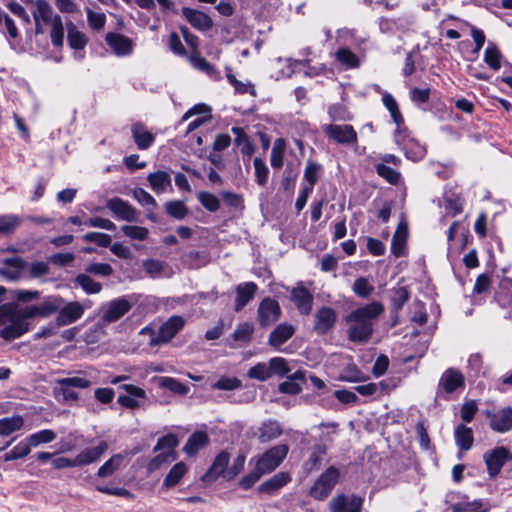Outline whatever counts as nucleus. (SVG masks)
Masks as SVG:
<instances>
[{"label":"nucleus","mask_w":512,"mask_h":512,"mask_svg":"<svg viewBox=\"0 0 512 512\" xmlns=\"http://www.w3.org/2000/svg\"><path fill=\"white\" fill-rule=\"evenodd\" d=\"M383 311L384 306L380 302H372L351 311L345 319L349 325L348 339L354 343H367L374 331V321Z\"/></svg>","instance_id":"nucleus-1"},{"label":"nucleus","mask_w":512,"mask_h":512,"mask_svg":"<svg viewBox=\"0 0 512 512\" xmlns=\"http://www.w3.org/2000/svg\"><path fill=\"white\" fill-rule=\"evenodd\" d=\"M28 306L19 307L14 304H5L0 307V325L5 327L0 331V336L5 340H13L21 337L29 331V316L26 313Z\"/></svg>","instance_id":"nucleus-2"},{"label":"nucleus","mask_w":512,"mask_h":512,"mask_svg":"<svg viewBox=\"0 0 512 512\" xmlns=\"http://www.w3.org/2000/svg\"><path fill=\"white\" fill-rule=\"evenodd\" d=\"M340 472L334 466L328 467L310 489V495L316 500H324L338 483Z\"/></svg>","instance_id":"nucleus-3"},{"label":"nucleus","mask_w":512,"mask_h":512,"mask_svg":"<svg viewBox=\"0 0 512 512\" xmlns=\"http://www.w3.org/2000/svg\"><path fill=\"white\" fill-rule=\"evenodd\" d=\"M289 452L286 444H279L271 447L263 453L256 461L262 472L269 474L280 466Z\"/></svg>","instance_id":"nucleus-4"},{"label":"nucleus","mask_w":512,"mask_h":512,"mask_svg":"<svg viewBox=\"0 0 512 512\" xmlns=\"http://www.w3.org/2000/svg\"><path fill=\"white\" fill-rule=\"evenodd\" d=\"M132 308L131 302L126 297L113 299L100 308L101 320L112 323L122 318Z\"/></svg>","instance_id":"nucleus-5"},{"label":"nucleus","mask_w":512,"mask_h":512,"mask_svg":"<svg viewBox=\"0 0 512 512\" xmlns=\"http://www.w3.org/2000/svg\"><path fill=\"white\" fill-rule=\"evenodd\" d=\"M185 325L183 317L174 315L164 322L155 337L150 341L151 345H159L169 342Z\"/></svg>","instance_id":"nucleus-6"},{"label":"nucleus","mask_w":512,"mask_h":512,"mask_svg":"<svg viewBox=\"0 0 512 512\" xmlns=\"http://www.w3.org/2000/svg\"><path fill=\"white\" fill-rule=\"evenodd\" d=\"M64 304V299L58 295H50L43 299V301L38 305H30L28 306L29 316L48 318L52 314L59 311V309Z\"/></svg>","instance_id":"nucleus-7"},{"label":"nucleus","mask_w":512,"mask_h":512,"mask_svg":"<svg viewBox=\"0 0 512 512\" xmlns=\"http://www.w3.org/2000/svg\"><path fill=\"white\" fill-rule=\"evenodd\" d=\"M363 498L357 495L338 494L329 502L330 512H361Z\"/></svg>","instance_id":"nucleus-8"},{"label":"nucleus","mask_w":512,"mask_h":512,"mask_svg":"<svg viewBox=\"0 0 512 512\" xmlns=\"http://www.w3.org/2000/svg\"><path fill=\"white\" fill-rule=\"evenodd\" d=\"M336 322V311L331 307L323 306L315 312L313 330L318 335H325L333 330Z\"/></svg>","instance_id":"nucleus-9"},{"label":"nucleus","mask_w":512,"mask_h":512,"mask_svg":"<svg viewBox=\"0 0 512 512\" xmlns=\"http://www.w3.org/2000/svg\"><path fill=\"white\" fill-rule=\"evenodd\" d=\"M106 207L119 220L135 222L139 218V212L129 202L121 198L114 197L107 200Z\"/></svg>","instance_id":"nucleus-10"},{"label":"nucleus","mask_w":512,"mask_h":512,"mask_svg":"<svg viewBox=\"0 0 512 512\" xmlns=\"http://www.w3.org/2000/svg\"><path fill=\"white\" fill-rule=\"evenodd\" d=\"M257 314L260 325L269 326L279 319L281 308L276 300L266 297L260 302Z\"/></svg>","instance_id":"nucleus-11"},{"label":"nucleus","mask_w":512,"mask_h":512,"mask_svg":"<svg viewBox=\"0 0 512 512\" xmlns=\"http://www.w3.org/2000/svg\"><path fill=\"white\" fill-rule=\"evenodd\" d=\"M105 40L110 49L118 57L129 56L134 50L133 40L121 33L108 32Z\"/></svg>","instance_id":"nucleus-12"},{"label":"nucleus","mask_w":512,"mask_h":512,"mask_svg":"<svg viewBox=\"0 0 512 512\" xmlns=\"http://www.w3.org/2000/svg\"><path fill=\"white\" fill-rule=\"evenodd\" d=\"M490 428L499 433H505L512 429V407H505L496 412H486Z\"/></svg>","instance_id":"nucleus-13"},{"label":"nucleus","mask_w":512,"mask_h":512,"mask_svg":"<svg viewBox=\"0 0 512 512\" xmlns=\"http://www.w3.org/2000/svg\"><path fill=\"white\" fill-rule=\"evenodd\" d=\"M465 380L463 374L453 368L447 369L441 376L438 384V395L442 392L447 394L455 392L459 388H463Z\"/></svg>","instance_id":"nucleus-14"},{"label":"nucleus","mask_w":512,"mask_h":512,"mask_svg":"<svg viewBox=\"0 0 512 512\" xmlns=\"http://www.w3.org/2000/svg\"><path fill=\"white\" fill-rule=\"evenodd\" d=\"M510 458L511 455L505 447H497L492 451L485 453L484 460L487 465L489 475L491 477L497 476L505 462Z\"/></svg>","instance_id":"nucleus-15"},{"label":"nucleus","mask_w":512,"mask_h":512,"mask_svg":"<svg viewBox=\"0 0 512 512\" xmlns=\"http://www.w3.org/2000/svg\"><path fill=\"white\" fill-rule=\"evenodd\" d=\"M325 133L339 144H353L357 141V133L351 125H327Z\"/></svg>","instance_id":"nucleus-16"},{"label":"nucleus","mask_w":512,"mask_h":512,"mask_svg":"<svg viewBox=\"0 0 512 512\" xmlns=\"http://www.w3.org/2000/svg\"><path fill=\"white\" fill-rule=\"evenodd\" d=\"M291 300L302 315H309L312 311L313 294L301 284L291 290Z\"/></svg>","instance_id":"nucleus-17"},{"label":"nucleus","mask_w":512,"mask_h":512,"mask_svg":"<svg viewBox=\"0 0 512 512\" xmlns=\"http://www.w3.org/2000/svg\"><path fill=\"white\" fill-rule=\"evenodd\" d=\"M84 313V307L79 302H69L58 311L56 317L57 326H66L79 320Z\"/></svg>","instance_id":"nucleus-18"},{"label":"nucleus","mask_w":512,"mask_h":512,"mask_svg":"<svg viewBox=\"0 0 512 512\" xmlns=\"http://www.w3.org/2000/svg\"><path fill=\"white\" fill-rule=\"evenodd\" d=\"M182 15L191 24V26L199 31H208L213 26L212 19L204 12L189 8H182Z\"/></svg>","instance_id":"nucleus-19"},{"label":"nucleus","mask_w":512,"mask_h":512,"mask_svg":"<svg viewBox=\"0 0 512 512\" xmlns=\"http://www.w3.org/2000/svg\"><path fill=\"white\" fill-rule=\"evenodd\" d=\"M258 286L254 282H245L236 286L234 310L241 311L255 296Z\"/></svg>","instance_id":"nucleus-20"},{"label":"nucleus","mask_w":512,"mask_h":512,"mask_svg":"<svg viewBox=\"0 0 512 512\" xmlns=\"http://www.w3.org/2000/svg\"><path fill=\"white\" fill-rule=\"evenodd\" d=\"M108 444L106 441H101L95 447H88L77 454L76 464L79 466L89 465L96 462L106 451Z\"/></svg>","instance_id":"nucleus-21"},{"label":"nucleus","mask_w":512,"mask_h":512,"mask_svg":"<svg viewBox=\"0 0 512 512\" xmlns=\"http://www.w3.org/2000/svg\"><path fill=\"white\" fill-rule=\"evenodd\" d=\"M33 18L35 22L52 25L60 15L54 13L53 8L46 0H37L34 4Z\"/></svg>","instance_id":"nucleus-22"},{"label":"nucleus","mask_w":512,"mask_h":512,"mask_svg":"<svg viewBox=\"0 0 512 512\" xmlns=\"http://www.w3.org/2000/svg\"><path fill=\"white\" fill-rule=\"evenodd\" d=\"M2 262L5 267L0 268V275L11 281L19 279L26 268V262L20 257L5 258Z\"/></svg>","instance_id":"nucleus-23"},{"label":"nucleus","mask_w":512,"mask_h":512,"mask_svg":"<svg viewBox=\"0 0 512 512\" xmlns=\"http://www.w3.org/2000/svg\"><path fill=\"white\" fill-rule=\"evenodd\" d=\"M294 332V326L287 323H281L270 333L268 344L278 349L293 336Z\"/></svg>","instance_id":"nucleus-24"},{"label":"nucleus","mask_w":512,"mask_h":512,"mask_svg":"<svg viewBox=\"0 0 512 512\" xmlns=\"http://www.w3.org/2000/svg\"><path fill=\"white\" fill-rule=\"evenodd\" d=\"M291 481V476L288 472H279L275 474L273 477L268 479L267 481L261 483L258 486V491L260 493L266 494H274L279 489L287 485Z\"/></svg>","instance_id":"nucleus-25"},{"label":"nucleus","mask_w":512,"mask_h":512,"mask_svg":"<svg viewBox=\"0 0 512 512\" xmlns=\"http://www.w3.org/2000/svg\"><path fill=\"white\" fill-rule=\"evenodd\" d=\"M133 139L140 150L148 149L154 142L155 136L141 123H136L131 128Z\"/></svg>","instance_id":"nucleus-26"},{"label":"nucleus","mask_w":512,"mask_h":512,"mask_svg":"<svg viewBox=\"0 0 512 512\" xmlns=\"http://www.w3.org/2000/svg\"><path fill=\"white\" fill-rule=\"evenodd\" d=\"M282 432V427L277 421L267 420L258 428V439L261 443H267L278 438Z\"/></svg>","instance_id":"nucleus-27"},{"label":"nucleus","mask_w":512,"mask_h":512,"mask_svg":"<svg viewBox=\"0 0 512 512\" xmlns=\"http://www.w3.org/2000/svg\"><path fill=\"white\" fill-rule=\"evenodd\" d=\"M407 225L404 222L399 223L391 244V251L396 257H401L405 255L406 252V242H407Z\"/></svg>","instance_id":"nucleus-28"},{"label":"nucleus","mask_w":512,"mask_h":512,"mask_svg":"<svg viewBox=\"0 0 512 512\" xmlns=\"http://www.w3.org/2000/svg\"><path fill=\"white\" fill-rule=\"evenodd\" d=\"M147 181L156 194H162L166 192L167 188H171V177L165 171L148 174Z\"/></svg>","instance_id":"nucleus-29"},{"label":"nucleus","mask_w":512,"mask_h":512,"mask_svg":"<svg viewBox=\"0 0 512 512\" xmlns=\"http://www.w3.org/2000/svg\"><path fill=\"white\" fill-rule=\"evenodd\" d=\"M336 61L345 69H355L360 65L359 57L347 47H340L334 53Z\"/></svg>","instance_id":"nucleus-30"},{"label":"nucleus","mask_w":512,"mask_h":512,"mask_svg":"<svg viewBox=\"0 0 512 512\" xmlns=\"http://www.w3.org/2000/svg\"><path fill=\"white\" fill-rule=\"evenodd\" d=\"M189 61L192 66L199 71L207 74L214 80L221 78L220 73L211 65L205 58L201 57L198 52H193L189 55Z\"/></svg>","instance_id":"nucleus-31"},{"label":"nucleus","mask_w":512,"mask_h":512,"mask_svg":"<svg viewBox=\"0 0 512 512\" xmlns=\"http://www.w3.org/2000/svg\"><path fill=\"white\" fill-rule=\"evenodd\" d=\"M454 437L457 446L461 450H469L473 446V431L471 428L465 426L464 424H459L455 428Z\"/></svg>","instance_id":"nucleus-32"},{"label":"nucleus","mask_w":512,"mask_h":512,"mask_svg":"<svg viewBox=\"0 0 512 512\" xmlns=\"http://www.w3.org/2000/svg\"><path fill=\"white\" fill-rule=\"evenodd\" d=\"M208 442L209 438L205 432H195L188 438L184 446V451L187 455L193 456L200 449L204 448Z\"/></svg>","instance_id":"nucleus-33"},{"label":"nucleus","mask_w":512,"mask_h":512,"mask_svg":"<svg viewBox=\"0 0 512 512\" xmlns=\"http://www.w3.org/2000/svg\"><path fill=\"white\" fill-rule=\"evenodd\" d=\"M325 454L326 447L324 445H315L311 451L309 458L304 463V470L307 473L317 470L321 465V462Z\"/></svg>","instance_id":"nucleus-34"},{"label":"nucleus","mask_w":512,"mask_h":512,"mask_svg":"<svg viewBox=\"0 0 512 512\" xmlns=\"http://www.w3.org/2000/svg\"><path fill=\"white\" fill-rule=\"evenodd\" d=\"M67 31V40L72 49H83L86 46L87 38L85 34L79 31L73 23L67 24Z\"/></svg>","instance_id":"nucleus-35"},{"label":"nucleus","mask_w":512,"mask_h":512,"mask_svg":"<svg viewBox=\"0 0 512 512\" xmlns=\"http://www.w3.org/2000/svg\"><path fill=\"white\" fill-rule=\"evenodd\" d=\"M187 472V467L183 462L176 463L168 472L163 480V486L172 488L176 486Z\"/></svg>","instance_id":"nucleus-36"},{"label":"nucleus","mask_w":512,"mask_h":512,"mask_svg":"<svg viewBox=\"0 0 512 512\" xmlns=\"http://www.w3.org/2000/svg\"><path fill=\"white\" fill-rule=\"evenodd\" d=\"M124 460L123 454H115L98 469L99 477H108L120 468Z\"/></svg>","instance_id":"nucleus-37"},{"label":"nucleus","mask_w":512,"mask_h":512,"mask_svg":"<svg viewBox=\"0 0 512 512\" xmlns=\"http://www.w3.org/2000/svg\"><path fill=\"white\" fill-rule=\"evenodd\" d=\"M489 506L483 500L477 499L472 502L456 503L452 506V512H488Z\"/></svg>","instance_id":"nucleus-38"},{"label":"nucleus","mask_w":512,"mask_h":512,"mask_svg":"<svg viewBox=\"0 0 512 512\" xmlns=\"http://www.w3.org/2000/svg\"><path fill=\"white\" fill-rule=\"evenodd\" d=\"M502 55L494 44H489L484 51V62L493 70L501 68Z\"/></svg>","instance_id":"nucleus-39"},{"label":"nucleus","mask_w":512,"mask_h":512,"mask_svg":"<svg viewBox=\"0 0 512 512\" xmlns=\"http://www.w3.org/2000/svg\"><path fill=\"white\" fill-rule=\"evenodd\" d=\"M178 439L174 434H167L161 438H159L157 444L155 445L153 451H162L168 454H176L175 448L178 446Z\"/></svg>","instance_id":"nucleus-40"},{"label":"nucleus","mask_w":512,"mask_h":512,"mask_svg":"<svg viewBox=\"0 0 512 512\" xmlns=\"http://www.w3.org/2000/svg\"><path fill=\"white\" fill-rule=\"evenodd\" d=\"M402 148L405 151L406 156L413 161L422 159L426 154L425 147L414 139H408L407 143H404Z\"/></svg>","instance_id":"nucleus-41"},{"label":"nucleus","mask_w":512,"mask_h":512,"mask_svg":"<svg viewBox=\"0 0 512 512\" xmlns=\"http://www.w3.org/2000/svg\"><path fill=\"white\" fill-rule=\"evenodd\" d=\"M24 424L21 416L0 419V435L7 436L19 430Z\"/></svg>","instance_id":"nucleus-42"},{"label":"nucleus","mask_w":512,"mask_h":512,"mask_svg":"<svg viewBox=\"0 0 512 512\" xmlns=\"http://www.w3.org/2000/svg\"><path fill=\"white\" fill-rule=\"evenodd\" d=\"M228 463H229V454L224 451L219 453L216 456L208 473L206 474V477L215 478V477L221 475L225 471Z\"/></svg>","instance_id":"nucleus-43"},{"label":"nucleus","mask_w":512,"mask_h":512,"mask_svg":"<svg viewBox=\"0 0 512 512\" xmlns=\"http://www.w3.org/2000/svg\"><path fill=\"white\" fill-rule=\"evenodd\" d=\"M165 211L169 216L178 220L184 219L189 212L188 208L180 200L168 201L165 204Z\"/></svg>","instance_id":"nucleus-44"},{"label":"nucleus","mask_w":512,"mask_h":512,"mask_svg":"<svg viewBox=\"0 0 512 512\" xmlns=\"http://www.w3.org/2000/svg\"><path fill=\"white\" fill-rule=\"evenodd\" d=\"M75 283L79 285L87 294H97L102 289V285L94 281L87 274H79L75 278Z\"/></svg>","instance_id":"nucleus-45"},{"label":"nucleus","mask_w":512,"mask_h":512,"mask_svg":"<svg viewBox=\"0 0 512 512\" xmlns=\"http://www.w3.org/2000/svg\"><path fill=\"white\" fill-rule=\"evenodd\" d=\"M284 151H285V141L281 138L276 139L273 144V147L271 150V156H270V162H271V166L273 168H281L282 167Z\"/></svg>","instance_id":"nucleus-46"},{"label":"nucleus","mask_w":512,"mask_h":512,"mask_svg":"<svg viewBox=\"0 0 512 512\" xmlns=\"http://www.w3.org/2000/svg\"><path fill=\"white\" fill-rule=\"evenodd\" d=\"M134 199L146 210H155L157 202L147 191L142 188H136L132 192Z\"/></svg>","instance_id":"nucleus-47"},{"label":"nucleus","mask_w":512,"mask_h":512,"mask_svg":"<svg viewBox=\"0 0 512 512\" xmlns=\"http://www.w3.org/2000/svg\"><path fill=\"white\" fill-rule=\"evenodd\" d=\"M56 434L54 431L45 429L30 435L26 440L30 447H37L42 443H50L54 441Z\"/></svg>","instance_id":"nucleus-48"},{"label":"nucleus","mask_w":512,"mask_h":512,"mask_svg":"<svg viewBox=\"0 0 512 512\" xmlns=\"http://www.w3.org/2000/svg\"><path fill=\"white\" fill-rule=\"evenodd\" d=\"M20 216L9 214L0 216V234H10L21 224Z\"/></svg>","instance_id":"nucleus-49"},{"label":"nucleus","mask_w":512,"mask_h":512,"mask_svg":"<svg viewBox=\"0 0 512 512\" xmlns=\"http://www.w3.org/2000/svg\"><path fill=\"white\" fill-rule=\"evenodd\" d=\"M247 375L251 379L265 381L271 377V368L268 363L260 362L251 367Z\"/></svg>","instance_id":"nucleus-50"},{"label":"nucleus","mask_w":512,"mask_h":512,"mask_svg":"<svg viewBox=\"0 0 512 512\" xmlns=\"http://www.w3.org/2000/svg\"><path fill=\"white\" fill-rule=\"evenodd\" d=\"M50 38L55 47H61L64 42V27L61 17H57L56 21L50 25Z\"/></svg>","instance_id":"nucleus-51"},{"label":"nucleus","mask_w":512,"mask_h":512,"mask_svg":"<svg viewBox=\"0 0 512 512\" xmlns=\"http://www.w3.org/2000/svg\"><path fill=\"white\" fill-rule=\"evenodd\" d=\"M227 80L234 87L235 92L239 94L250 93L255 94L254 86L251 82H241L231 73L230 69L227 68Z\"/></svg>","instance_id":"nucleus-52"},{"label":"nucleus","mask_w":512,"mask_h":512,"mask_svg":"<svg viewBox=\"0 0 512 512\" xmlns=\"http://www.w3.org/2000/svg\"><path fill=\"white\" fill-rule=\"evenodd\" d=\"M409 291L406 287L395 288L392 292L391 303L395 311H399L403 308L404 304L409 299Z\"/></svg>","instance_id":"nucleus-53"},{"label":"nucleus","mask_w":512,"mask_h":512,"mask_svg":"<svg viewBox=\"0 0 512 512\" xmlns=\"http://www.w3.org/2000/svg\"><path fill=\"white\" fill-rule=\"evenodd\" d=\"M377 174L384 178L388 183L396 185L399 183L401 179V174L391 167L386 166L385 164H377L376 165Z\"/></svg>","instance_id":"nucleus-54"},{"label":"nucleus","mask_w":512,"mask_h":512,"mask_svg":"<svg viewBox=\"0 0 512 512\" xmlns=\"http://www.w3.org/2000/svg\"><path fill=\"white\" fill-rule=\"evenodd\" d=\"M197 198L203 207L210 212H215L220 208L219 199L212 193L201 191L198 193Z\"/></svg>","instance_id":"nucleus-55"},{"label":"nucleus","mask_w":512,"mask_h":512,"mask_svg":"<svg viewBox=\"0 0 512 512\" xmlns=\"http://www.w3.org/2000/svg\"><path fill=\"white\" fill-rule=\"evenodd\" d=\"M253 165L257 184L260 186L266 185L269 175V169L267 165L261 158L258 157L253 160Z\"/></svg>","instance_id":"nucleus-56"},{"label":"nucleus","mask_w":512,"mask_h":512,"mask_svg":"<svg viewBox=\"0 0 512 512\" xmlns=\"http://www.w3.org/2000/svg\"><path fill=\"white\" fill-rule=\"evenodd\" d=\"M160 385L179 395H185L189 391L185 384L171 377H162Z\"/></svg>","instance_id":"nucleus-57"},{"label":"nucleus","mask_w":512,"mask_h":512,"mask_svg":"<svg viewBox=\"0 0 512 512\" xmlns=\"http://www.w3.org/2000/svg\"><path fill=\"white\" fill-rule=\"evenodd\" d=\"M56 383L59 386H67L69 388L75 387L81 389L88 388L91 385V382L88 379L79 376L60 378L56 380Z\"/></svg>","instance_id":"nucleus-58"},{"label":"nucleus","mask_w":512,"mask_h":512,"mask_svg":"<svg viewBox=\"0 0 512 512\" xmlns=\"http://www.w3.org/2000/svg\"><path fill=\"white\" fill-rule=\"evenodd\" d=\"M121 230L125 236L140 241L145 240L149 233L147 228L133 225H124L121 227Z\"/></svg>","instance_id":"nucleus-59"},{"label":"nucleus","mask_w":512,"mask_h":512,"mask_svg":"<svg viewBox=\"0 0 512 512\" xmlns=\"http://www.w3.org/2000/svg\"><path fill=\"white\" fill-rule=\"evenodd\" d=\"M176 458L177 454H168L161 451L160 454H158L148 463L147 468L150 472L155 471L157 469H160L162 466L170 463L171 461L176 460Z\"/></svg>","instance_id":"nucleus-60"},{"label":"nucleus","mask_w":512,"mask_h":512,"mask_svg":"<svg viewBox=\"0 0 512 512\" xmlns=\"http://www.w3.org/2000/svg\"><path fill=\"white\" fill-rule=\"evenodd\" d=\"M30 453V445L27 440L17 444L12 450L5 454V461H11L23 458Z\"/></svg>","instance_id":"nucleus-61"},{"label":"nucleus","mask_w":512,"mask_h":512,"mask_svg":"<svg viewBox=\"0 0 512 512\" xmlns=\"http://www.w3.org/2000/svg\"><path fill=\"white\" fill-rule=\"evenodd\" d=\"M27 266L28 274L31 278H41L50 272V266L47 262L37 261Z\"/></svg>","instance_id":"nucleus-62"},{"label":"nucleus","mask_w":512,"mask_h":512,"mask_svg":"<svg viewBox=\"0 0 512 512\" xmlns=\"http://www.w3.org/2000/svg\"><path fill=\"white\" fill-rule=\"evenodd\" d=\"M212 387L218 390L232 391L241 387V381L236 377H221Z\"/></svg>","instance_id":"nucleus-63"},{"label":"nucleus","mask_w":512,"mask_h":512,"mask_svg":"<svg viewBox=\"0 0 512 512\" xmlns=\"http://www.w3.org/2000/svg\"><path fill=\"white\" fill-rule=\"evenodd\" d=\"M143 268L149 276L157 278L162 275L165 265L159 260L150 259L143 262Z\"/></svg>","instance_id":"nucleus-64"}]
</instances>
